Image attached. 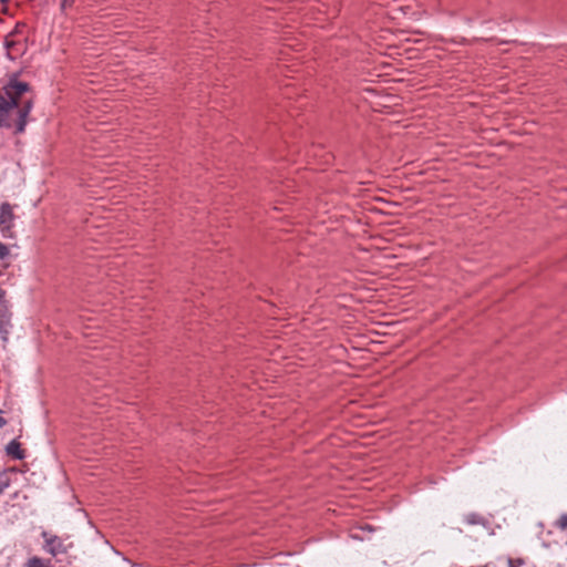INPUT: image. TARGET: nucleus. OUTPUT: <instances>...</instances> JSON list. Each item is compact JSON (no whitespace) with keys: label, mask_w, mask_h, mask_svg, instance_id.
<instances>
[{"label":"nucleus","mask_w":567,"mask_h":567,"mask_svg":"<svg viewBox=\"0 0 567 567\" xmlns=\"http://www.w3.org/2000/svg\"><path fill=\"white\" fill-rule=\"evenodd\" d=\"M28 92L29 85L18 80H11L3 87L0 94V126L14 128L17 133L23 132L31 110Z\"/></svg>","instance_id":"nucleus-1"},{"label":"nucleus","mask_w":567,"mask_h":567,"mask_svg":"<svg viewBox=\"0 0 567 567\" xmlns=\"http://www.w3.org/2000/svg\"><path fill=\"white\" fill-rule=\"evenodd\" d=\"M14 215L12 207L8 203H3L0 207V230L4 237H12Z\"/></svg>","instance_id":"nucleus-2"},{"label":"nucleus","mask_w":567,"mask_h":567,"mask_svg":"<svg viewBox=\"0 0 567 567\" xmlns=\"http://www.w3.org/2000/svg\"><path fill=\"white\" fill-rule=\"evenodd\" d=\"M42 537L45 540L44 549L52 556H56L58 554L65 551L63 542L58 536L43 532Z\"/></svg>","instance_id":"nucleus-3"},{"label":"nucleus","mask_w":567,"mask_h":567,"mask_svg":"<svg viewBox=\"0 0 567 567\" xmlns=\"http://www.w3.org/2000/svg\"><path fill=\"white\" fill-rule=\"evenodd\" d=\"M7 454L14 460L24 458V451L21 449V444L13 440L6 447Z\"/></svg>","instance_id":"nucleus-4"},{"label":"nucleus","mask_w":567,"mask_h":567,"mask_svg":"<svg viewBox=\"0 0 567 567\" xmlns=\"http://www.w3.org/2000/svg\"><path fill=\"white\" fill-rule=\"evenodd\" d=\"M464 520L468 525H484L485 524V519L476 513H471V514L465 515Z\"/></svg>","instance_id":"nucleus-5"},{"label":"nucleus","mask_w":567,"mask_h":567,"mask_svg":"<svg viewBox=\"0 0 567 567\" xmlns=\"http://www.w3.org/2000/svg\"><path fill=\"white\" fill-rule=\"evenodd\" d=\"M25 567H51V565L42 558L34 556L27 561Z\"/></svg>","instance_id":"nucleus-6"},{"label":"nucleus","mask_w":567,"mask_h":567,"mask_svg":"<svg viewBox=\"0 0 567 567\" xmlns=\"http://www.w3.org/2000/svg\"><path fill=\"white\" fill-rule=\"evenodd\" d=\"M556 526L561 530H567V514H564L556 522Z\"/></svg>","instance_id":"nucleus-7"},{"label":"nucleus","mask_w":567,"mask_h":567,"mask_svg":"<svg viewBox=\"0 0 567 567\" xmlns=\"http://www.w3.org/2000/svg\"><path fill=\"white\" fill-rule=\"evenodd\" d=\"M507 565L508 567H520L524 565V560L522 558H508Z\"/></svg>","instance_id":"nucleus-8"},{"label":"nucleus","mask_w":567,"mask_h":567,"mask_svg":"<svg viewBox=\"0 0 567 567\" xmlns=\"http://www.w3.org/2000/svg\"><path fill=\"white\" fill-rule=\"evenodd\" d=\"M75 0H61V9L63 11H66L69 8H71L74 4Z\"/></svg>","instance_id":"nucleus-9"},{"label":"nucleus","mask_w":567,"mask_h":567,"mask_svg":"<svg viewBox=\"0 0 567 567\" xmlns=\"http://www.w3.org/2000/svg\"><path fill=\"white\" fill-rule=\"evenodd\" d=\"M0 333L2 334V339L7 340L8 329L3 322L0 323Z\"/></svg>","instance_id":"nucleus-10"},{"label":"nucleus","mask_w":567,"mask_h":567,"mask_svg":"<svg viewBox=\"0 0 567 567\" xmlns=\"http://www.w3.org/2000/svg\"><path fill=\"white\" fill-rule=\"evenodd\" d=\"M8 248L0 243V259H3L8 255Z\"/></svg>","instance_id":"nucleus-11"},{"label":"nucleus","mask_w":567,"mask_h":567,"mask_svg":"<svg viewBox=\"0 0 567 567\" xmlns=\"http://www.w3.org/2000/svg\"><path fill=\"white\" fill-rule=\"evenodd\" d=\"M25 24L24 23H17L16 25V32H19L20 31V28L24 27Z\"/></svg>","instance_id":"nucleus-12"},{"label":"nucleus","mask_w":567,"mask_h":567,"mask_svg":"<svg viewBox=\"0 0 567 567\" xmlns=\"http://www.w3.org/2000/svg\"><path fill=\"white\" fill-rule=\"evenodd\" d=\"M7 487V484H2L0 482V495L3 493L4 488Z\"/></svg>","instance_id":"nucleus-13"},{"label":"nucleus","mask_w":567,"mask_h":567,"mask_svg":"<svg viewBox=\"0 0 567 567\" xmlns=\"http://www.w3.org/2000/svg\"><path fill=\"white\" fill-rule=\"evenodd\" d=\"M7 1H8V0H0V2H3V3H4V2H7Z\"/></svg>","instance_id":"nucleus-14"}]
</instances>
